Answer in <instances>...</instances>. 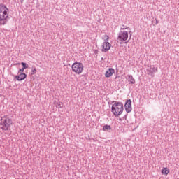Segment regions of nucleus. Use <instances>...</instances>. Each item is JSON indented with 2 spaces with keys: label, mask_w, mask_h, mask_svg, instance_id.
Segmentation results:
<instances>
[{
  "label": "nucleus",
  "mask_w": 179,
  "mask_h": 179,
  "mask_svg": "<svg viewBox=\"0 0 179 179\" xmlns=\"http://www.w3.org/2000/svg\"><path fill=\"white\" fill-rule=\"evenodd\" d=\"M110 48H111V44H110L109 42L105 41L103 43L102 49H101V51L103 52H107L110 51Z\"/></svg>",
  "instance_id": "obj_8"
},
{
  "label": "nucleus",
  "mask_w": 179,
  "mask_h": 179,
  "mask_svg": "<svg viewBox=\"0 0 179 179\" xmlns=\"http://www.w3.org/2000/svg\"><path fill=\"white\" fill-rule=\"evenodd\" d=\"M128 78V82L131 83V85H135V78H134V76L132 75H127Z\"/></svg>",
  "instance_id": "obj_11"
},
{
  "label": "nucleus",
  "mask_w": 179,
  "mask_h": 179,
  "mask_svg": "<svg viewBox=\"0 0 179 179\" xmlns=\"http://www.w3.org/2000/svg\"><path fill=\"white\" fill-rule=\"evenodd\" d=\"M124 108L127 113H131L132 111V101L127 99L124 104Z\"/></svg>",
  "instance_id": "obj_7"
},
{
  "label": "nucleus",
  "mask_w": 179,
  "mask_h": 179,
  "mask_svg": "<svg viewBox=\"0 0 179 179\" xmlns=\"http://www.w3.org/2000/svg\"><path fill=\"white\" fill-rule=\"evenodd\" d=\"M112 103H114L111 108L112 113L115 117H120L124 112V104H122V102H118L117 101H113Z\"/></svg>",
  "instance_id": "obj_2"
},
{
  "label": "nucleus",
  "mask_w": 179,
  "mask_h": 179,
  "mask_svg": "<svg viewBox=\"0 0 179 179\" xmlns=\"http://www.w3.org/2000/svg\"><path fill=\"white\" fill-rule=\"evenodd\" d=\"M83 64L78 62H75L71 66L73 72H75V73H77L78 75H80V73L83 72Z\"/></svg>",
  "instance_id": "obj_3"
},
{
  "label": "nucleus",
  "mask_w": 179,
  "mask_h": 179,
  "mask_svg": "<svg viewBox=\"0 0 179 179\" xmlns=\"http://www.w3.org/2000/svg\"><path fill=\"white\" fill-rule=\"evenodd\" d=\"M19 64H20L19 63L18 64L17 63L15 64V65H19Z\"/></svg>",
  "instance_id": "obj_21"
},
{
  "label": "nucleus",
  "mask_w": 179,
  "mask_h": 179,
  "mask_svg": "<svg viewBox=\"0 0 179 179\" xmlns=\"http://www.w3.org/2000/svg\"><path fill=\"white\" fill-rule=\"evenodd\" d=\"M155 24H159V21L155 18Z\"/></svg>",
  "instance_id": "obj_19"
},
{
  "label": "nucleus",
  "mask_w": 179,
  "mask_h": 179,
  "mask_svg": "<svg viewBox=\"0 0 179 179\" xmlns=\"http://www.w3.org/2000/svg\"><path fill=\"white\" fill-rule=\"evenodd\" d=\"M156 72H157V67H155V65H150L147 67L145 73L153 78L155 77V73H156Z\"/></svg>",
  "instance_id": "obj_6"
},
{
  "label": "nucleus",
  "mask_w": 179,
  "mask_h": 179,
  "mask_svg": "<svg viewBox=\"0 0 179 179\" xmlns=\"http://www.w3.org/2000/svg\"><path fill=\"white\" fill-rule=\"evenodd\" d=\"M21 65L22 66V69H27V68H29V64H27V63L24 62H21Z\"/></svg>",
  "instance_id": "obj_14"
},
{
  "label": "nucleus",
  "mask_w": 179,
  "mask_h": 179,
  "mask_svg": "<svg viewBox=\"0 0 179 179\" xmlns=\"http://www.w3.org/2000/svg\"><path fill=\"white\" fill-rule=\"evenodd\" d=\"M24 0H20L21 3H23Z\"/></svg>",
  "instance_id": "obj_20"
},
{
  "label": "nucleus",
  "mask_w": 179,
  "mask_h": 179,
  "mask_svg": "<svg viewBox=\"0 0 179 179\" xmlns=\"http://www.w3.org/2000/svg\"><path fill=\"white\" fill-rule=\"evenodd\" d=\"M115 70L113 68H109L108 71H106L105 73L106 78H110L113 76V74L115 73Z\"/></svg>",
  "instance_id": "obj_9"
},
{
  "label": "nucleus",
  "mask_w": 179,
  "mask_h": 179,
  "mask_svg": "<svg viewBox=\"0 0 179 179\" xmlns=\"http://www.w3.org/2000/svg\"><path fill=\"white\" fill-rule=\"evenodd\" d=\"M102 129L103 131H110V129H111V126L108 124L104 125L103 126Z\"/></svg>",
  "instance_id": "obj_13"
},
{
  "label": "nucleus",
  "mask_w": 179,
  "mask_h": 179,
  "mask_svg": "<svg viewBox=\"0 0 179 179\" xmlns=\"http://www.w3.org/2000/svg\"><path fill=\"white\" fill-rule=\"evenodd\" d=\"M24 72V69L22 68L21 69L19 70L18 73L19 75H23V74H25Z\"/></svg>",
  "instance_id": "obj_17"
},
{
  "label": "nucleus",
  "mask_w": 179,
  "mask_h": 179,
  "mask_svg": "<svg viewBox=\"0 0 179 179\" xmlns=\"http://www.w3.org/2000/svg\"><path fill=\"white\" fill-rule=\"evenodd\" d=\"M117 40L120 41V43H124L128 40V32L127 31H120L119 32Z\"/></svg>",
  "instance_id": "obj_5"
},
{
  "label": "nucleus",
  "mask_w": 179,
  "mask_h": 179,
  "mask_svg": "<svg viewBox=\"0 0 179 179\" xmlns=\"http://www.w3.org/2000/svg\"><path fill=\"white\" fill-rule=\"evenodd\" d=\"M26 78H27V74H19V75L15 76V79L18 80V82L24 80V79H26Z\"/></svg>",
  "instance_id": "obj_10"
},
{
  "label": "nucleus",
  "mask_w": 179,
  "mask_h": 179,
  "mask_svg": "<svg viewBox=\"0 0 179 179\" xmlns=\"http://www.w3.org/2000/svg\"><path fill=\"white\" fill-rule=\"evenodd\" d=\"M64 104L62 102H59L56 104L57 108H62Z\"/></svg>",
  "instance_id": "obj_15"
},
{
  "label": "nucleus",
  "mask_w": 179,
  "mask_h": 179,
  "mask_svg": "<svg viewBox=\"0 0 179 179\" xmlns=\"http://www.w3.org/2000/svg\"><path fill=\"white\" fill-rule=\"evenodd\" d=\"M36 72H37V69H36V68H32L31 75H36Z\"/></svg>",
  "instance_id": "obj_16"
},
{
  "label": "nucleus",
  "mask_w": 179,
  "mask_h": 179,
  "mask_svg": "<svg viewBox=\"0 0 179 179\" xmlns=\"http://www.w3.org/2000/svg\"><path fill=\"white\" fill-rule=\"evenodd\" d=\"M170 173V169L168 168H164L162 169V174H164L165 176H167Z\"/></svg>",
  "instance_id": "obj_12"
},
{
  "label": "nucleus",
  "mask_w": 179,
  "mask_h": 179,
  "mask_svg": "<svg viewBox=\"0 0 179 179\" xmlns=\"http://www.w3.org/2000/svg\"><path fill=\"white\" fill-rule=\"evenodd\" d=\"M12 120L6 117L1 119V124L0 125L2 126L1 129H3V131H9V128H10V125H12Z\"/></svg>",
  "instance_id": "obj_4"
},
{
  "label": "nucleus",
  "mask_w": 179,
  "mask_h": 179,
  "mask_svg": "<svg viewBox=\"0 0 179 179\" xmlns=\"http://www.w3.org/2000/svg\"><path fill=\"white\" fill-rule=\"evenodd\" d=\"M9 20V9L3 3H0V26H5Z\"/></svg>",
  "instance_id": "obj_1"
},
{
  "label": "nucleus",
  "mask_w": 179,
  "mask_h": 179,
  "mask_svg": "<svg viewBox=\"0 0 179 179\" xmlns=\"http://www.w3.org/2000/svg\"><path fill=\"white\" fill-rule=\"evenodd\" d=\"M104 38L105 41H108V40H110V36H107V35H105V38Z\"/></svg>",
  "instance_id": "obj_18"
}]
</instances>
